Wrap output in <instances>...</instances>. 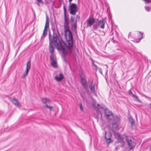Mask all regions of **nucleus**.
Wrapping results in <instances>:
<instances>
[{
    "mask_svg": "<svg viewBox=\"0 0 151 151\" xmlns=\"http://www.w3.org/2000/svg\"><path fill=\"white\" fill-rule=\"evenodd\" d=\"M49 18L48 16H47L46 17L45 24L44 29L43 31V33L42 36V38L44 37L47 35V28L49 27Z\"/></svg>",
    "mask_w": 151,
    "mask_h": 151,
    "instance_id": "8",
    "label": "nucleus"
},
{
    "mask_svg": "<svg viewBox=\"0 0 151 151\" xmlns=\"http://www.w3.org/2000/svg\"><path fill=\"white\" fill-rule=\"evenodd\" d=\"M90 88L92 92H94L95 91V85H91L90 86Z\"/></svg>",
    "mask_w": 151,
    "mask_h": 151,
    "instance_id": "24",
    "label": "nucleus"
},
{
    "mask_svg": "<svg viewBox=\"0 0 151 151\" xmlns=\"http://www.w3.org/2000/svg\"><path fill=\"white\" fill-rule=\"evenodd\" d=\"M28 72L29 71L26 70L25 73H23L22 76V78H25L28 75Z\"/></svg>",
    "mask_w": 151,
    "mask_h": 151,
    "instance_id": "23",
    "label": "nucleus"
},
{
    "mask_svg": "<svg viewBox=\"0 0 151 151\" xmlns=\"http://www.w3.org/2000/svg\"><path fill=\"white\" fill-rule=\"evenodd\" d=\"M10 101L15 106H19L20 104L18 100L15 98H10Z\"/></svg>",
    "mask_w": 151,
    "mask_h": 151,
    "instance_id": "17",
    "label": "nucleus"
},
{
    "mask_svg": "<svg viewBox=\"0 0 151 151\" xmlns=\"http://www.w3.org/2000/svg\"><path fill=\"white\" fill-rule=\"evenodd\" d=\"M132 97L135 98V100L136 101L142 103L141 101L138 99V97L136 95H132Z\"/></svg>",
    "mask_w": 151,
    "mask_h": 151,
    "instance_id": "22",
    "label": "nucleus"
},
{
    "mask_svg": "<svg viewBox=\"0 0 151 151\" xmlns=\"http://www.w3.org/2000/svg\"><path fill=\"white\" fill-rule=\"evenodd\" d=\"M63 8L64 12V15H66V10L65 7V6L64 5L63 6Z\"/></svg>",
    "mask_w": 151,
    "mask_h": 151,
    "instance_id": "27",
    "label": "nucleus"
},
{
    "mask_svg": "<svg viewBox=\"0 0 151 151\" xmlns=\"http://www.w3.org/2000/svg\"><path fill=\"white\" fill-rule=\"evenodd\" d=\"M145 9H146L148 11H149V9H150V8L149 7H145Z\"/></svg>",
    "mask_w": 151,
    "mask_h": 151,
    "instance_id": "34",
    "label": "nucleus"
},
{
    "mask_svg": "<svg viewBox=\"0 0 151 151\" xmlns=\"http://www.w3.org/2000/svg\"><path fill=\"white\" fill-rule=\"evenodd\" d=\"M129 94H133L132 93H131L130 92H129Z\"/></svg>",
    "mask_w": 151,
    "mask_h": 151,
    "instance_id": "35",
    "label": "nucleus"
},
{
    "mask_svg": "<svg viewBox=\"0 0 151 151\" xmlns=\"http://www.w3.org/2000/svg\"><path fill=\"white\" fill-rule=\"evenodd\" d=\"M98 26H99L98 25V24H96L94 25L93 27V29L94 30H96L98 28Z\"/></svg>",
    "mask_w": 151,
    "mask_h": 151,
    "instance_id": "26",
    "label": "nucleus"
},
{
    "mask_svg": "<svg viewBox=\"0 0 151 151\" xmlns=\"http://www.w3.org/2000/svg\"><path fill=\"white\" fill-rule=\"evenodd\" d=\"M37 5L40 6V4H42L43 3V1L42 0H37Z\"/></svg>",
    "mask_w": 151,
    "mask_h": 151,
    "instance_id": "25",
    "label": "nucleus"
},
{
    "mask_svg": "<svg viewBox=\"0 0 151 151\" xmlns=\"http://www.w3.org/2000/svg\"><path fill=\"white\" fill-rule=\"evenodd\" d=\"M92 62H93V64L94 65V63L93 61V60H92Z\"/></svg>",
    "mask_w": 151,
    "mask_h": 151,
    "instance_id": "36",
    "label": "nucleus"
},
{
    "mask_svg": "<svg viewBox=\"0 0 151 151\" xmlns=\"http://www.w3.org/2000/svg\"><path fill=\"white\" fill-rule=\"evenodd\" d=\"M143 37V34L140 32H138L134 36V40L132 41L136 43L139 42L140 40Z\"/></svg>",
    "mask_w": 151,
    "mask_h": 151,
    "instance_id": "10",
    "label": "nucleus"
},
{
    "mask_svg": "<svg viewBox=\"0 0 151 151\" xmlns=\"http://www.w3.org/2000/svg\"><path fill=\"white\" fill-rule=\"evenodd\" d=\"M50 60L51 65L54 67H57V62L55 58L53 56L51 57Z\"/></svg>",
    "mask_w": 151,
    "mask_h": 151,
    "instance_id": "16",
    "label": "nucleus"
},
{
    "mask_svg": "<svg viewBox=\"0 0 151 151\" xmlns=\"http://www.w3.org/2000/svg\"><path fill=\"white\" fill-rule=\"evenodd\" d=\"M69 17L66 15H64V31L65 33L69 32H70L69 29Z\"/></svg>",
    "mask_w": 151,
    "mask_h": 151,
    "instance_id": "5",
    "label": "nucleus"
},
{
    "mask_svg": "<svg viewBox=\"0 0 151 151\" xmlns=\"http://www.w3.org/2000/svg\"><path fill=\"white\" fill-rule=\"evenodd\" d=\"M106 22V21L104 19L102 18L98 22V25L101 28L103 29L105 28V25Z\"/></svg>",
    "mask_w": 151,
    "mask_h": 151,
    "instance_id": "14",
    "label": "nucleus"
},
{
    "mask_svg": "<svg viewBox=\"0 0 151 151\" xmlns=\"http://www.w3.org/2000/svg\"><path fill=\"white\" fill-rule=\"evenodd\" d=\"M79 107H80V109L81 111H83V106H82L81 103H79Z\"/></svg>",
    "mask_w": 151,
    "mask_h": 151,
    "instance_id": "28",
    "label": "nucleus"
},
{
    "mask_svg": "<svg viewBox=\"0 0 151 151\" xmlns=\"http://www.w3.org/2000/svg\"><path fill=\"white\" fill-rule=\"evenodd\" d=\"M125 139L128 144V145L130 147V150L134 148L135 145L136 144L134 142V139L131 136H126L125 137Z\"/></svg>",
    "mask_w": 151,
    "mask_h": 151,
    "instance_id": "4",
    "label": "nucleus"
},
{
    "mask_svg": "<svg viewBox=\"0 0 151 151\" xmlns=\"http://www.w3.org/2000/svg\"><path fill=\"white\" fill-rule=\"evenodd\" d=\"M66 33H65V37L66 39L67 42V46L66 45V47L65 48H65L67 47L69 49H71L73 46V36L71 32H69ZM67 52V51H66Z\"/></svg>",
    "mask_w": 151,
    "mask_h": 151,
    "instance_id": "2",
    "label": "nucleus"
},
{
    "mask_svg": "<svg viewBox=\"0 0 151 151\" xmlns=\"http://www.w3.org/2000/svg\"><path fill=\"white\" fill-rule=\"evenodd\" d=\"M49 50L51 53L54 52V48L53 45L58 50H62L63 52L66 54V51L65 50L66 45L64 42L62 40H60L59 39L58 37L56 35L53 36L52 39L49 36Z\"/></svg>",
    "mask_w": 151,
    "mask_h": 151,
    "instance_id": "1",
    "label": "nucleus"
},
{
    "mask_svg": "<svg viewBox=\"0 0 151 151\" xmlns=\"http://www.w3.org/2000/svg\"><path fill=\"white\" fill-rule=\"evenodd\" d=\"M104 116L106 119L109 120H112L114 118L112 112L108 109H105Z\"/></svg>",
    "mask_w": 151,
    "mask_h": 151,
    "instance_id": "7",
    "label": "nucleus"
},
{
    "mask_svg": "<svg viewBox=\"0 0 151 151\" xmlns=\"http://www.w3.org/2000/svg\"><path fill=\"white\" fill-rule=\"evenodd\" d=\"M73 0H69L68 2L70 4L68 7V10L69 11L70 14L73 15H75L76 13L78 11L77 6L75 3H71V2Z\"/></svg>",
    "mask_w": 151,
    "mask_h": 151,
    "instance_id": "3",
    "label": "nucleus"
},
{
    "mask_svg": "<svg viewBox=\"0 0 151 151\" xmlns=\"http://www.w3.org/2000/svg\"><path fill=\"white\" fill-rule=\"evenodd\" d=\"M105 140L106 143L107 144H110L111 143H112L113 142L112 140L111 139V138H105Z\"/></svg>",
    "mask_w": 151,
    "mask_h": 151,
    "instance_id": "20",
    "label": "nucleus"
},
{
    "mask_svg": "<svg viewBox=\"0 0 151 151\" xmlns=\"http://www.w3.org/2000/svg\"><path fill=\"white\" fill-rule=\"evenodd\" d=\"M146 4H149L151 2V0H143Z\"/></svg>",
    "mask_w": 151,
    "mask_h": 151,
    "instance_id": "31",
    "label": "nucleus"
},
{
    "mask_svg": "<svg viewBox=\"0 0 151 151\" xmlns=\"http://www.w3.org/2000/svg\"><path fill=\"white\" fill-rule=\"evenodd\" d=\"M115 122L112 124V129L114 131L118 129V124H119L120 119L118 116H116L114 118Z\"/></svg>",
    "mask_w": 151,
    "mask_h": 151,
    "instance_id": "9",
    "label": "nucleus"
},
{
    "mask_svg": "<svg viewBox=\"0 0 151 151\" xmlns=\"http://www.w3.org/2000/svg\"><path fill=\"white\" fill-rule=\"evenodd\" d=\"M145 97H147L148 98V99L149 100H151V96H145Z\"/></svg>",
    "mask_w": 151,
    "mask_h": 151,
    "instance_id": "33",
    "label": "nucleus"
},
{
    "mask_svg": "<svg viewBox=\"0 0 151 151\" xmlns=\"http://www.w3.org/2000/svg\"><path fill=\"white\" fill-rule=\"evenodd\" d=\"M64 78V76L63 74L60 73L59 76H56L55 77V79L56 81L60 82Z\"/></svg>",
    "mask_w": 151,
    "mask_h": 151,
    "instance_id": "15",
    "label": "nucleus"
},
{
    "mask_svg": "<svg viewBox=\"0 0 151 151\" xmlns=\"http://www.w3.org/2000/svg\"><path fill=\"white\" fill-rule=\"evenodd\" d=\"M95 22V19L93 17H90L86 20L87 26L88 27H91Z\"/></svg>",
    "mask_w": 151,
    "mask_h": 151,
    "instance_id": "13",
    "label": "nucleus"
},
{
    "mask_svg": "<svg viewBox=\"0 0 151 151\" xmlns=\"http://www.w3.org/2000/svg\"><path fill=\"white\" fill-rule=\"evenodd\" d=\"M132 121L131 122V124L132 126V127L133 126H134L135 125V122L132 119Z\"/></svg>",
    "mask_w": 151,
    "mask_h": 151,
    "instance_id": "30",
    "label": "nucleus"
},
{
    "mask_svg": "<svg viewBox=\"0 0 151 151\" xmlns=\"http://www.w3.org/2000/svg\"><path fill=\"white\" fill-rule=\"evenodd\" d=\"M80 16L77 15L76 18L73 16H71L70 18V20L71 23V25L73 28H74L75 29H76L77 22L79 20Z\"/></svg>",
    "mask_w": 151,
    "mask_h": 151,
    "instance_id": "6",
    "label": "nucleus"
},
{
    "mask_svg": "<svg viewBox=\"0 0 151 151\" xmlns=\"http://www.w3.org/2000/svg\"><path fill=\"white\" fill-rule=\"evenodd\" d=\"M112 135L110 132H106L105 134V138H111Z\"/></svg>",
    "mask_w": 151,
    "mask_h": 151,
    "instance_id": "21",
    "label": "nucleus"
},
{
    "mask_svg": "<svg viewBox=\"0 0 151 151\" xmlns=\"http://www.w3.org/2000/svg\"><path fill=\"white\" fill-rule=\"evenodd\" d=\"M81 95V96H82V97L83 98V95Z\"/></svg>",
    "mask_w": 151,
    "mask_h": 151,
    "instance_id": "37",
    "label": "nucleus"
},
{
    "mask_svg": "<svg viewBox=\"0 0 151 151\" xmlns=\"http://www.w3.org/2000/svg\"><path fill=\"white\" fill-rule=\"evenodd\" d=\"M94 65L96 68V70H97L98 69V66L95 64H94Z\"/></svg>",
    "mask_w": 151,
    "mask_h": 151,
    "instance_id": "32",
    "label": "nucleus"
},
{
    "mask_svg": "<svg viewBox=\"0 0 151 151\" xmlns=\"http://www.w3.org/2000/svg\"><path fill=\"white\" fill-rule=\"evenodd\" d=\"M31 61L30 60L28 61L26 65V70L29 71V70L30 68H31Z\"/></svg>",
    "mask_w": 151,
    "mask_h": 151,
    "instance_id": "19",
    "label": "nucleus"
},
{
    "mask_svg": "<svg viewBox=\"0 0 151 151\" xmlns=\"http://www.w3.org/2000/svg\"><path fill=\"white\" fill-rule=\"evenodd\" d=\"M81 83L83 87L87 89L88 88V85L86 83V80L85 79L82 78L81 79Z\"/></svg>",
    "mask_w": 151,
    "mask_h": 151,
    "instance_id": "18",
    "label": "nucleus"
},
{
    "mask_svg": "<svg viewBox=\"0 0 151 151\" xmlns=\"http://www.w3.org/2000/svg\"><path fill=\"white\" fill-rule=\"evenodd\" d=\"M115 136L116 137H117L118 139H119L120 138V134L118 133H116L115 134Z\"/></svg>",
    "mask_w": 151,
    "mask_h": 151,
    "instance_id": "29",
    "label": "nucleus"
},
{
    "mask_svg": "<svg viewBox=\"0 0 151 151\" xmlns=\"http://www.w3.org/2000/svg\"><path fill=\"white\" fill-rule=\"evenodd\" d=\"M92 106L93 109L97 112L99 111L100 109H102L100 105L97 104L96 101L94 100H93L92 103Z\"/></svg>",
    "mask_w": 151,
    "mask_h": 151,
    "instance_id": "12",
    "label": "nucleus"
},
{
    "mask_svg": "<svg viewBox=\"0 0 151 151\" xmlns=\"http://www.w3.org/2000/svg\"><path fill=\"white\" fill-rule=\"evenodd\" d=\"M42 101L43 104H45V107H46L50 110L52 109L53 108L52 106H50L48 105L50 102V101L49 99L46 98H43L42 99Z\"/></svg>",
    "mask_w": 151,
    "mask_h": 151,
    "instance_id": "11",
    "label": "nucleus"
}]
</instances>
